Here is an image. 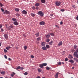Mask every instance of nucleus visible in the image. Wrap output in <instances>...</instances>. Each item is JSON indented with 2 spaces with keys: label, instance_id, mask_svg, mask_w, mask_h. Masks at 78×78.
Masks as SVG:
<instances>
[{
  "label": "nucleus",
  "instance_id": "nucleus-47",
  "mask_svg": "<svg viewBox=\"0 0 78 78\" xmlns=\"http://www.w3.org/2000/svg\"><path fill=\"white\" fill-rule=\"evenodd\" d=\"M61 11H62V12H64V9H61Z\"/></svg>",
  "mask_w": 78,
  "mask_h": 78
},
{
  "label": "nucleus",
  "instance_id": "nucleus-52",
  "mask_svg": "<svg viewBox=\"0 0 78 78\" xmlns=\"http://www.w3.org/2000/svg\"><path fill=\"white\" fill-rule=\"evenodd\" d=\"M76 19L77 20H78V16L76 17Z\"/></svg>",
  "mask_w": 78,
  "mask_h": 78
},
{
  "label": "nucleus",
  "instance_id": "nucleus-38",
  "mask_svg": "<svg viewBox=\"0 0 78 78\" xmlns=\"http://www.w3.org/2000/svg\"><path fill=\"white\" fill-rule=\"evenodd\" d=\"M24 47L25 50H27V46H25Z\"/></svg>",
  "mask_w": 78,
  "mask_h": 78
},
{
  "label": "nucleus",
  "instance_id": "nucleus-62",
  "mask_svg": "<svg viewBox=\"0 0 78 78\" xmlns=\"http://www.w3.org/2000/svg\"><path fill=\"white\" fill-rule=\"evenodd\" d=\"M41 78L40 76H38L37 77H36V78Z\"/></svg>",
  "mask_w": 78,
  "mask_h": 78
},
{
  "label": "nucleus",
  "instance_id": "nucleus-13",
  "mask_svg": "<svg viewBox=\"0 0 78 78\" xmlns=\"http://www.w3.org/2000/svg\"><path fill=\"white\" fill-rule=\"evenodd\" d=\"M42 48L43 50H47V48L45 47H42Z\"/></svg>",
  "mask_w": 78,
  "mask_h": 78
},
{
  "label": "nucleus",
  "instance_id": "nucleus-3",
  "mask_svg": "<svg viewBox=\"0 0 78 78\" xmlns=\"http://www.w3.org/2000/svg\"><path fill=\"white\" fill-rule=\"evenodd\" d=\"M22 14H27V11L25 10H23L22 12Z\"/></svg>",
  "mask_w": 78,
  "mask_h": 78
},
{
  "label": "nucleus",
  "instance_id": "nucleus-24",
  "mask_svg": "<svg viewBox=\"0 0 78 78\" xmlns=\"http://www.w3.org/2000/svg\"><path fill=\"white\" fill-rule=\"evenodd\" d=\"M46 47L47 48H50V46L48 44L46 45Z\"/></svg>",
  "mask_w": 78,
  "mask_h": 78
},
{
  "label": "nucleus",
  "instance_id": "nucleus-39",
  "mask_svg": "<svg viewBox=\"0 0 78 78\" xmlns=\"http://www.w3.org/2000/svg\"><path fill=\"white\" fill-rule=\"evenodd\" d=\"M0 6H1V7H2L3 6V4L1 3V2H0Z\"/></svg>",
  "mask_w": 78,
  "mask_h": 78
},
{
  "label": "nucleus",
  "instance_id": "nucleus-19",
  "mask_svg": "<svg viewBox=\"0 0 78 78\" xmlns=\"http://www.w3.org/2000/svg\"><path fill=\"white\" fill-rule=\"evenodd\" d=\"M69 62H71L72 63H73L74 62V61H73V60L72 59H71L69 60Z\"/></svg>",
  "mask_w": 78,
  "mask_h": 78
},
{
  "label": "nucleus",
  "instance_id": "nucleus-41",
  "mask_svg": "<svg viewBox=\"0 0 78 78\" xmlns=\"http://www.w3.org/2000/svg\"><path fill=\"white\" fill-rule=\"evenodd\" d=\"M4 51L5 53H7V52H8V51H7L5 49L4 50Z\"/></svg>",
  "mask_w": 78,
  "mask_h": 78
},
{
  "label": "nucleus",
  "instance_id": "nucleus-20",
  "mask_svg": "<svg viewBox=\"0 0 78 78\" xmlns=\"http://www.w3.org/2000/svg\"><path fill=\"white\" fill-rule=\"evenodd\" d=\"M35 35H36V37H38L39 36V33H36L35 34Z\"/></svg>",
  "mask_w": 78,
  "mask_h": 78
},
{
  "label": "nucleus",
  "instance_id": "nucleus-15",
  "mask_svg": "<svg viewBox=\"0 0 78 78\" xmlns=\"http://www.w3.org/2000/svg\"><path fill=\"white\" fill-rule=\"evenodd\" d=\"M39 5H40V4H39V3H37L35 5V6L37 7L39 6Z\"/></svg>",
  "mask_w": 78,
  "mask_h": 78
},
{
  "label": "nucleus",
  "instance_id": "nucleus-36",
  "mask_svg": "<svg viewBox=\"0 0 78 78\" xmlns=\"http://www.w3.org/2000/svg\"><path fill=\"white\" fill-rule=\"evenodd\" d=\"M49 41H50V39H48L46 40V41L47 42H49Z\"/></svg>",
  "mask_w": 78,
  "mask_h": 78
},
{
  "label": "nucleus",
  "instance_id": "nucleus-45",
  "mask_svg": "<svg viewBox=\"0 0 78 78\" xmlns=\"http://www.w3.org/2000/svg\"><path fill=\"white\" fill-rule=\"evenodd\" d=\"M4 57L5 59H7V56H6V55H4Z\"/></svg>",
  "mask_w": 78,
  "mask_h": 78
},
{
  "label": "nucleus",
  "instance_id": "nucleus-49",
  "mask_svg": "<svg viewBox=\"0 0 78 78\" xmlns=\"http://www.w3.org/2000/svg\"><path fill=\"white\" fill-rule=\"evenodd\" d=\"M68 61V58H66L65 59V61Z\"/></svg>",
  "mask_w": 78,
  "mask_h": 78
},
{
  "label": "nucleus",
  "instance_id": "nucleus-34",
  "mask_svg": "<svg viewBox=\"0 0 78 78\" xmlns=\"http://www.w3.org/2000/svg\"><path fill=\"white\" fill-rule=\"evenodd\" d=\"M37 41H41V37H38L37 39Z\"/></svg>",
  "mask_w": 78,
  "mask_h": 78
},
{
  "label": "nucleus",
  "instance_id": "nucleus-4",
  "mask_svg": "<svg viewBox=\"0 0 78 78\" xmlns=\"http://www.w3.org/2000/svg\"><path fill=\"white\" fill-rule=\"evenodd\" d=\"M40 25H45V22L44 21L40 22Z\"/></svg>",
  "mask_w": 78,
  "mask_h": 78
},
{
  "label": "nucleus",
  "instance_id": "nucleus-37",
  "mask_svg": "<svg viewBox=\"0 0 78 78\" xmlns=\"http://www.w3.org/2000/svg\"><path fill=\"white\" fill-rule=\"evenodd\" d=\"M32 9L34 10V9H36V8H35V7L34 6H33L32 7Z\"/></svg>",
  "mask_w": 78,
  "mask_h": 78
},
{
  "label": "nucleus",
  "instance_id": "nucleus-1",
  "mask_svg": "<svg viewBox=\"0 0 78 78\" xmlns=\"http://www.w3.org/2000/svg\"><path fill=\"white\" fill-rule=\"evenodd\" d=\"M37 14L40 16H44V13H43V12H42V11H40L38 12Z\"/></svg>",
  "mask_w": 78,
  "mask_h": 78
},
{
  "label": "nucleus",
  "instance_id": "nucleus-17",
  "mask_svg": "<svg viewBox=\"0 0 78 78\" xmlns=\"http://www.w3.org/2000/svg\"><path fill=\"white\" fill-rule=\"evenodd\" d=\"M41 45L42 46H45V43L44 42H42Z\"/></svg>",
  "mask_w": 78,
  "mask_h": 78
},
{
  "label": "nucleus",
  "instance_id": "nucleus-26",
  "mask_svg": "<svg viewBox=\"0 0 78 78\" xmlns=\"http://www.w3.org/2000/svg\"><path fill=\"white\" fill-rule=\"evenodd\" d=\"M6 14H10V12H9V11H8L7 10H5Z\"/></svg>",
  "mask_w": 78,
  "mask_h": 78
},
{
  "label": "nucleus",
  "instance_id": "nucleus-60",
  "mask_svg": "<svg viewBox=\"0 0 78 78\" xmlns=\"http://www.w3.org/2000/svg\"><path fill=\"white\" fill-rule=\"evenodd\" d=\"M2 25H0V28H2Z\"/></svg>",
  "mask_w": 78,
  "mask_h": 78
},
{
  "label": "nucleus",
  "instance_id": "nucleus-16",
  "mask_svg": "<svg viewBox=\"0 0 78 78\" xmlns=\"http://www.w3.org/2000/svg\"><path fill=\"white\" fill-rule=\"evenodd\" d=\"M37 70L39 73L42 72V69L41 68H39L37 69Z\"/></svg>",
  "mask_w": 78,
  "mask_h": 78
},
{
  "label": "nucleus",
  "instance_id": "nucleus-11",
  "mask_svg": "<svg viewBox=\"0 0 78 78\" xmlns=\"http://www.w3.org/2000/svg\"><path fill=\"white\" fill-rule=\"evenodd\" d=\"M13 23L15 25L17 26L18 25V22H17V21H14L13 22Z\"/></svg>",
  "mask_w": 78,
  "mask_h": 78
},
{
  "label": "nucleus",
  "instance_id": "nucleus-7",
  "mask_svg": "<svg viewBox=\"0 0 78 78\" xmlns=\"http://www.w3.org/2000/svg\"><path fill=\"white\" fill-rule=\"evenodd\" d=\"M77 54H78V53L76 52H74V54H73V56L74 57H76V56H77Z\"/></svg>",
  "mask_w": 78,
  "mask_h": 78
},
{
  "label": "nucleus",
  "instance_id": "nucleus-28",
  "mask_svg": "<svg viewBox=\"0 0 78 78\" xmlns=\"http://www.w3.org/2000/svg\"><path fill=\"white\" fill-rule=\"evenodd\" d=\"M9 48H11V47H7L6 48V49L7 50H9Z\"/></svg>",
  "mask_w": 78,
  "mask_h": 78
},
{
  "label": "nucleus",
  "instance_id": "nucleus-50",
  "mask_svg": "<svg viewBox=\"0 0 78 78\" xmlns=\"http://www.w3.org/2000/svg\"><path fill=\"white\" fill-rule=\"evenodd\" d=\"M1 11H2V12H4V9H3L2 8H1Z\"/></svg>",
  "mask_w": 78,
  "mask_h": 78
},
{
  "label": "nucleus",
  "instance_id": "nucleus-31",
  "mask_svg": "<svg viewBox=\"0 0 78 78\" xmlns=\"http://www.w3.org/2000/svg\"><path fill=\"white\" fill-rule=\"evenodd\" d=\"M20 69V66H19L17 67L16 68V70H19V69Z\"/></svg>",
  "mask_w": 78,
  "mask_h": 78
},
{
  "label": "nucleus",
  "instance_id": "nucleus-46",
  "mask_svg": "<svg viewBox=\"0 0 78 78\" xmlns=\"http://www.w3.org/2000/svg\"><path fill=\"white\" fill-rule=\"evenodd\" d=\"M24 69V68H23V67H21L20 68V70H23Z\"/></svg>",
  "mask_w": 78,
  "mask_h": 78
},
{
  "label": "nucleus",
  "instance_id": "nucleus-42",
  "mask_svg": "<svg viewBox=\"0 0 78 78\" xmlns=\"http://www.w3.org/2000/svg\"><path fill=\"white\" fill-rule=\"evenodd\" d=\"M74 51H75V50H74V49H72L71 52H72V53H73Z\"/></svg>",
  "mask_w": 78,
  "mask_h": 78
},
{
  "label": "nucleus",
  "instance_id": "nucleus-63",
  "mask_svg": "<svg viewBox=\"0 0 78 78\" xmlns=\"http://www.w3.org/2000/svg\"><path fill=\"white\" fill-rule=\"evenodd\" d=\"M3 14H6V12H4Z\"/></svg>",
  "mask_w": 78,
  "mask_h": 78
},
{
  "label": "nucleus",
  "instance_id": "nucleus-64",
  "mask_svg": "<svg viewBox=\"0 0 78 78\" xmlns=\"http://www.w3.org/2000/svg\"><path fill=\"white\" fill-rule=\"evenodd\" d=\"M62 64H64V62H62Z\"/></svg>",
  "mask_w": 78,
  "mask_h": 78
},
{
  "label": "nucleus",
  "instance_id": "nucleus-54",
  "mask_svg": "<svg viewBox=\"0 0 78 78\" xmlns=\"http://www.w3.org/2000/svg\"><path fill=\"white\" fill-rule=\"evenodd\" d=\"M36 9H39V7H36Z\"/></svg>",
  "mask_w": 78,
  "mask_h": 78
},
{
  "label": "nucleus",
  "instance_id": "nucleus-44",
  "mask_svg": "<svg viewBox=\"0 0 78 78\" xmlns=\"http://www.w3.org/2000/svg\"><path fill=\"white\" fill-rule=\"evenodd\" d=\"M58 65H61V62H59L58 63Z\"/></svg>",
  "mask_w": 78,
  "mask_h": 78
},
{
  "label": "nucleus",
  "instance_id": "nucleus-33",
  "mask_svg": "<svg viewBox=\"0 0 78 78\" xmlns=\"http://www.w3.org/2000/svg\"><path fill=\"white\" fill-rule=\"evenodd\" d=\"M16 16H17V17H19V16H20V14H18V13H16Z\"/></svg>",
  "mask_w": 78,
  "mask_h": 78
},
{
  "label": "nucleus",
  "instance_id": "nucleus-48",
  "mask_svg": "<svg viewBox=\"0 0 78 78\" xmlns=\"http://www.w3.org/2000/svg\"><path fill=\"white\" fill-rule=\"evenodd\" d=\"M31 57L32 58H34V56H33V55H32L31 56Z\"/></svg>",
  "mask_w": 78,
  "mask_h": 78
},
{
  "label": "nucleus",
  "instance_id": "nucleus-57",
  "mask_svg": "<svg viewBox=\"0 0 78 78\" xmlns=\"http://www.w3.org/2000/svg\"><path fill=\"white\" fill-rule=\"evenodd\" d=\"M8 59L9 61H11V59L10 58H9Z\"/></svg>",
  "mask_w": 78,
  "mask_h": 78
},
{
  "label": "nucleus",
  "instance_id": "nucleus-9",
  "mask_svg": "<svg viewBox=\"0 0 78 78\" xmlns=\"http://www.w3.org/2000/svg\"><path fill=\"white\" fill-rule=\"evenodd\" d=\"M15 75H16V73L13 72L10 75L12 77H13V76H14Z\"/></svg>",
  "mask_w": 78,
  "mask_h": 78
},
{
  "label": "nucleus",
  "instance_id": "nucleus-18",
  "mask_svg": "<svg viewBox=\"0 0 78 78\" xmlns=\"http://www.w3.org/2000/svg\"><path fill=\"white\" fill-rule=\"evenodd\" d=\"M1 73L2 75H5L6 73L5 71H2L1 72Z\"/></svg>",
  "mask_w": 78,
  "mask_h": 78
},
{
  "label": "nucleus",
  "instance_id": "nucleus-12",
  "mask_svg": "<svg viewBox=\"0 0 78 78\" xmlns=\"http://www.w3.org/2000/svg\"><path fill=\"white\" fill-rule=\"evenodd\" d=\"M39 66L41 69H42L43 68V67H44V66L42 64L39 65Z\"/></svg>",
  "mask_w": 78,
  "mask_h": 78
},
{
  "label": "nucleus",
  "instance_id": "nucleus-2",
  "mask_svg": "<svg viewBox=\"0 0 78 78\" xmlns=\"http://www.w3.org/2000/svg\"><path fill=\"white\" fill-rule=\"evenodd\" d=\"M61 4V3L60 2H55V5H56L57 6H59Z\"/></svg>",
  "mask_w": 78,
  "mask_h": 78
},
{
  "label": "nucleus",
  "instance_id": "nucleus-30",
  "mask_svg": "<svg viewBox=\"0 0 78 78\" xmlns=\"http://www.w3.org/2000/svg\"><path fill=\"white\" fill-rule=\"evenodd\" d=\"M43 64V66H46L47 65V64L45 63H43V64Z\"/></svg>",
  "mask_w": 78,
  "mask_h": 78
},
{
  "label": "nucleus",
  "instance_id": "nucleus-40",
  "mask_svg": "<svg viewBox=\"0 0 78 78\" xmlns=\"http://www.w3.org/2000/svg\"><path fill=\"white\" fill-rule=\"evenodd\" d=\"M10 28H12L13 27H14V26H13L12 25H11L10 26Z\"/></svg>",
  "mask_w": 78,
  "mask_h": 78
},
{
  "label": "nucleus",
  "instance_id": "nucleus-53",
  "mask_svg": "<svg viewBox=\"0 0 78 78\" xmlns=\"http://www.w3.org/2000/svg\"><path fill=\"white\" fill-rule=\"evenodd\" d=\"M73 59L74 60V61H76V58H73Z\"/></svg>",
  "mask_w": 78,
  "mask_h": 78
},
{
  "label": "nucleus",
  "instance_id": "nucleus-35",
  "mask_svg": "<svg viewBox=\"0 0 78 78\" xmlns=\"http://www.w3.org/2000/svg\"><path fill=\"white\" fill-rule=\"evenodd\" d=\"M24 75H28V73L27 72H25L24 73Z\"/></svg>",
  "mask_w": 78,
  "mask_h": 78
},
{
  "label": "nucleus",
  "instance_id": "nucleus-59",
  "mask_svg": "<svg viewBox=\"0 0 78 78\" xmlns=\"http://www.w3.org/2000/svg\"><path fill=\"white\" fill-rule=\"evenodd\" d=\"M76 52H77V53H78V49H77L76 50Z\"/></svg>",
  "mask_w": 78,
  "mask_h": 78
},
{
  "label": "nucleus",
  "instance_id": "nucleus-5",
  "mask_svg": "<svg viewBox=\"0 0 78 78\" xmlns=\"http://www.w3.org/2000/svg\"><path fill=\"white\" fill-rule=\"evenodd\" d=\"M62 45V41H60L57 45L58 46H61Z\"/></svg>",
  "mask_w": 78,
  "mask_h": 78
},
{
  "label": "nucleus",
  "instance_id": "nucleus-27",
  "mask_svg": "<svg viewBox=\"0 0 78 78\" xmlns=\"http://www.w3.org/2000/svg\"><path fill=\"white\" fill-rule=\"evenodd\" d=\"M46 70H50V68H49V67H48V66H47V67H46Z\"/></svg>",
  "mask_w": 78,
  "mask_h": 78
},
{
  "label": "nucleus",
  "instance_id": "nucleus-61",
  "mask_svg": "<svg viewBox=\"0 0 78 78\" xmlns=\"http://www.w3.org/2000/svg\"><path fill=\"white\" fill-rule=\"evenodd\" d=\"M76 58L78 59V54H77V55L76 56Z\"/></svg>",
  "mask_w": 78,
  "mask_h": 78
},
{
  "label": "nucleus",
  "instance_id": "nucleus-14",
  "mask_svg": "<svg viewBox=\"0 0 78 78\" xmlns=\"http://www.w3.org/2000/svg\"><path fill=\"white\" fill-rule=\"evenodd\" d=\"M15 11H16V12H19V9L17 8H15Z\"/></svg>",
  "mask_w": 78,
  "mask_h": 78
},
{
  "label": "nucleus",
  "instance_id": "nucleus-51",
  "mask_svg": "<svg viewBox=\"0 0 78 78\" xmlns=\"http://www.w3.org/2000/svg\"><path fill=\"white\" fill-rule=\"evenodd\" d=\"M60 24L61 25H62L63 24V22H62V21L61 22Z\"/></svg>",
  "mask_w": 78,
  "mask_h": 78
},
{
  "label": "nucleus",
  "instance_id": "nucleus-25",
  "mask_svg": "<svg viewBox=\"0 0 78 78\" xmlns=\"http://www.w3.org/2000/svg\"><path fill=\"white\" fill-rule=\"evenodd\" d=\"M41 3H45V0H41Z\"/></svg>",
  "mask_w": 78,
  "mask_h": 78
},
{
  "label": "nucleus",
  "instance_id": "nucleus-55",
  "mask_svg": "<svg viewBox=\"0 0 78 78\" xmlns=\"http://www.w3.org/2000/svg\"><path fill=\"white\" fill-rule=\"evenodd\" d=\"M53 15L52 14H51L50 15V16H51V17H53Z\"/></svg>",
  "mask_w": 78,
  "mask_h": 78
},
{
  "label": "nucleus",
  "instance_id": "nucleus-21",
  "mask_svg": "<svg viewBox=\"0 0 78 78\" xmlns=\"http://www.w3.org/2000/svg\"><path fill=\"white\" fill-rule=\"evenodd\" d=\"M69 58H70V59H72L73 58V57L72 56V55H69Z\"/></svg>",
  "mask_w": 78,
  "mask_h": 78
},
{
  "label": "nucleus",
  "instance_id": "nucleus-43",
  "mask_svg": "<svg viewBox=\"0 0 78 78\" xmlns=\"http://www.w3.org/2000/svg\"><path fill=\"white\" fill-rule=\"evenodd\" d=\"M53 43V41H51L49 43V45H51Z\"/></svg>",
  "mask_w": 78,
  "mask_h": 78
},
{
  "label": "nucleus",
  "instance_id": "nucleus-10",
  "mask_svg": "<svg viewBox=\"0 0 78 78\" xmlns=\"http://www.w3.org/2000/svg\"><path fill=\"white\" fill-rule=\"evenodd\" d=\"M50 34H48V35H46L45 36V37H47V38H48V37H50Z\"/></svg>",
  "mask_w": 78,
  "mask_h": 78
},
{
  "label": "nucleus",
  "instance_id": "nucleus-32",
  "mask_svg": "<svg viewBox=\"0 0 78 78\" xmlns=\"http://www.w3.org/2000/svg\"><path fill=\"white\" fill-rule=\"evenodd\" d=\"M12 20L13 21H17V20L15 19V18H12Z\"/></svg>",
  "mask_w": 78,
  "mask_h": 78
},
{
  "label": "nucleus",
  "instance_id": "nucleus-8",
  "mask_svg": "<svg viewBox=\"0 0 78 78\" xmlns=\"http://www.w3.org/2000/svg\"><path fill=\"white\" fill-rule=\"evenodd\" d=\"M58 75H59V73H57L55 75V78H58Z\"/></svg>",
  "mask_w": 78,
  "mask_h": 78
},
{
  "label": "nucleus",
  "instance_id": "nucleus-23",
  "mask_svg": "<svg viewBox=\"0 0 78 78\" xmlns=\"http://www.w3.org/2000/svg\"><path fill=\"white\" fill-rule=\"evenodd\" d=\"M77 47H78V46H77L76 45H74V49H75V50H76V48Z\"/></svg>",
  "mask_w": 78,
  "mask_h": 78
},
{
  "label": "nucleus",
  "instance_id": "nucleus-58",
  "mask_svg": "<svg viewBox=\"0 0 78 78\" xmlns=\"http://www.w3.org/2000/svg\"><path fill=\"white\" fill-rule=\"evenodd\" d=\"M76 62H78V59H76Z\"/></svg>",
  "mask_w": 78,
  "mask_h": 78
},
{
  "label": "nucleus",
  "instance_id": "nucleus-22",
  "mask_svg": "<svg viewBox=\"0 0 78 78\" xmlns=\"http://www.w3.org/2000/svg\"><path fill=\"white\" fill-rule=\"evenodd\" d=\"M30 15L32 17H34L35 16V14L34 13H31Z\"/></svg>",
  "mask_w": 78,
  "mask_h": 78
},
{
  "label": "nucleus",
  "instance_id": "nucleus-29",
  "mask_svg": "<svg viewBox=\"0 0 78 78\" xmlns=\"http://www.w3.org/2000/svg\"><path fill=\"white\" fill-rule=\"evenodd\" d=\"M50 35H51V36H55V34H54L52 33H50Z\"/></svg>",
  "mask_w": 78,
  "mask_h": 78
},
{
  "label": "nucleus",
  "instance_id": "nucleus-6",
  "mask_svg": "<svg viewBox=\"0 0 78 78\" xmlns=\"http://www.w3.org/2000/svg\"><path fill=\"white\" fill-rule=\"evenodd\" d=\"M4 36L5 37V39H7L8 38V34H5L4 35Z\"/></svg>",
  "mask_w": 78,
  "mask_h": 78
},
{
  "label": "nucleus",
  "instance_id": "nucleus-56",
  "mask_svg": "<svg viewBox=\"0 0 78 78\" xmlns=\"http://www.w3.org/2000/svg\"><path fill=\"white\" fill-rule=\"evenodd\" d=\"M1 31H2V32L3 31H4L3 29H2V28L1 29Z\"/></svg>",
  "mask_w": 78,
  "mask_h": 78
}]
</instances>
